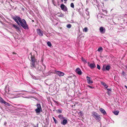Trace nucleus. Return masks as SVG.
<instances>
[{
  "mask_svg": "<svg viewBox=\"0 0 127 127\" xmlns=\"http://www.w3.org/2000/svg\"><path fill=\"white\" fill-rule=\"evenodd\" d=\"M12 18L18 25H20L24 29H29L28 25L25 19H21L18 16H12Z\"/></svg>",
  "mask_w": 127,
  "mask_h": 127,
  "instance_id": "nucleus-1",
  "label": "nucleus"
},
{
  "mask_svg": "<svg viewBox=\"0 0 127 127\" xmlns=\"http://www.w3.org/2000/svg\"><path fill=\"white\" fill-rule=\"evenodd\" d=\"M35 68L38 72H39L41 71H42L43 73L45 72L46 69V66L44 64H43L42 66H41L40 65H35Z\"/></svg>",
  "mask_w": 127,
  "mask_h": 127,
  "instance_id": "nucleus-2",
  "label": "nucleus"
},
{
  "mask_svg": "<svg viewBox=\"0 0 127 127\" xmlns=\"http://www.w3.org/2000/svg\"><path fill=\"white\" fill-rule=\"evenodd\" d=\"M30 55L31 57L30 66L32 68H33L34 67H35V64L37 62V59L35 58L34 56L32 55V53H30Z\"/></svg>",
  "mask_w": 127,
  "mask_h": 127,
  "instance_id": "nucleus-3",
  "label": "nucleus"
},
{
  "mask_svg": "<svg viewBox=\"0 0 127 127\" xmlns=\"http://www.w3.org/2000/svg\"><path fill=\"white\" fill-rule=\"evenodd\" d=\"M37 108L35 110L36 113L37 114H39L42 111L41 105L40 103H37L36 105Z\"/></svg>",
  "mask_w": 127,
  "mask_h": 127,
  "instance_id": "nucleus-4",
  "label": "nucleus"
},
{
  "mask_svg": "<svg viewBox=\"0 0 127 127\" xmlns=\"http://www.w3.org/2000/svg\"><path fill=\"white\" fill-rule=\"evenodd\" d=\"M92 114L93 117L96 120L98 121L100 120H101L100 117L97 113L95 112H93Z\"/></svg>",
  "mask_w": 127,
  "mask_h": 127,
  "instance_id": "nucleus-5",
  "label": "nucleus"
},
{
  "mask_svg": "<svg viewBox=\"0 0 127 127\" xmlns=\"http://www.w3.org/2000/svg\"><path fill=\"white\" fill-rule=\"evenodd\" d=\"M55 73L58 75L59 76H62L64 75V73L60 71L55 70Z\"/></svg>",
  "mask_w": 127,
  "mask_h": 127,
  "instance_id": "nucleus-6",
  "label": "nucleus"
},
{
  "mask_svg": "<svg viewBox=\"0 0 127 127\" xmlns=\"http://www.w3.org/2000/svg\"><path fill=\"white\" fill-rule=\"evenodd\" d=\"M60 7L61 9L64 11V12L67 11V7L64 4H61Z\"/></svg>",
  "mask_w": 127,
  "mask_h": 127,
  "instance_id": "nucleus-7",
  "label": "nucleus"
},
{
  "mask_svg": "<svg viewBox=\"0 0 127 127\" xmlns=\"http://www.w3.org/2000/svg\"><path fill=\"white\" fill-rule=\"evenodd\" d=\"M36 31L38 35L40 36H43V32L40 29H37Z\"/></svg>",
  "mask_w": 127,
  "mask_h": 127,
  "instance_id": "nucleus-8",
  "label": "nucleus"
},
{
  "mask_svg": "<svg viewBox=\"0 0 127 127\" xmlns=\"http://www.w3.org/2000/svg\"><path fill=\"white\" fill-rule=\"evenodd\" d=\"M75 71L79 75H81L82 74V72L81 70L79 67L75 69Z\"/></svg>",
  "mask_w": 127,
  "mask_h": 127,
  "instance_id": "nucleus-9",
  "label": "nucleus"
},
{
  "mask_svg": "<svg viewBox=\"0 0 127 127\" xmlns=\"http://www.w3.org/2000/svg\"><path fill=\"white\" fill-rule=\"evenodd\" d=\"M62 121H61V124L63 125H65L68 122L66 118H65L64 119L62 120Z\"/></svg>",
  "mask_w": 127,
  "mask_h": 127,
  "instance_id": "nucleus-10",
  "label": "nucleus"
},
{
  "mask_svg": "<svg viewBox=\"0 0 127 127\" xmlns=\"http://www.w3.org/2000/svg\"><path fill=\"white\" fill-rule=\"evenodd\" d=\"M12 26L16 30V31L17 32H19L21 31L20 28L17 25L13 24Z\"/></svg>",
  "mask_w": 127,
  "mask_h": 127,
  "instance_id": "nucleus-11",
  "label": "nucleus"
},
{
  "mask_svg": "<svg viewBox=\"0 0 127 127\" xmlns=\"http://www.w3.org/2000/svg\"><path fill=\"white\" fill-rule=\"evenodd\" d=\"M86 79L87 83L89 84H92L93 83V81L88 76L86 77Z\"/></svg>",
  "mask_w": 127,
  "mask_h": 127,
  "instance_id": "nucleus-12",
  "label": "nucleus"
},
{
  "mask_svg": "<svg viewBox=\"0 0 127 127\" xmlns=\"http://www.w3.org/2000/svg\"><path fill=\"white\" fill-rule=\"evenodd\" d=\"M88 64L89 66L92 69L94 68L95 67V64L94 63H91L89 64V63H88Z\"/></svg>",
  "mask_w": 127,
  "mask_h": 127,
  "instance_id": "nucleus-13",
  "label": "nucleus"
},
{
  "mask_svg": "<svg viewBox=\"0 0 127 127\" xmlns=\"http://www.w3.org/2000/svg\"><path fill=\"white\" fill-rule=\"evenodd\" d=\"M99 31L101 33H104L105 32V28L104 29L103 27H101L100 28Z\"/></svg>",
  "mask_w": 127,
  "mask_h": 127,
  "instance_id": "nucleus-14",
  "label": "nucleus"
},
{
  "mask_svg": "<svg viewBox=\"0 0 127 127\" xmlns=\"http://www.w3.org/2000/svg\"><path fill=\"white\" fill-rule=\"evenodd\" d=\"M99 110L101 112L103 113V114L105 115L106 114V111L104 109L102 108H100L99 109Z\"/></svg>",
  "mask_w": 127,
  "mask_h": 127,
  "instance_id": "nucleus-15",
  "label": "nucleus"
},
{
  "mask_svg": "<svg viewBox=\"0 0 127 127\" xmlns=\"http://www.w3.org/2000/svg\"><path fill=\"white\" fill-rule=\"evenodd\" d=\"M58 117L60 119L61 121H62L65 118L63 116V115L62 114L59 115L58 116Z\"/></svg>",
  "mask_w": 127,
  "mask_h": 127,
  "instance_id": "nucleus-16",
  "label": "nucleus"
},
{
  "mask_svg": "<svg viewBox=\"0 0 127 127\" xmlns=\"http://www.w3.org/2000/svg\"><path fill=\"white\" fill-rule=\"evenodd\" d=\"M101 84L103 85L104 87L107 88L108 87V86L106 84L103 82H101Z\"/></svg>",
  "mask_w": 127,
  "mask_h": 127,
  "instance_id": "nucleus-17",
  "label": "nucleus"
},
{
  "mask_svg": "<svg viewBox=\"0 0 127 127\" xmlns=\"http://www.w3.org/2000/svg\"><path fill=\"white\" fill-rule=\"evenodd\" d=\"M119 111L118 110L113 111V113L115 115H118L119 113Z\"/></svg>",
  "mask_w": 127,
  "mask_h": 127,
  "instance_id": "nucleus-18",
  "label": "nucleus"
},
{
  "mask_svg": "<svg viewBox=\"0 0 127 127\" xmlns=\"http://www.w3.org/2000/svg\"><path fill=\"white\" fill-rule=\"evenodd\" d=\"M111 68V66L109 65H107L105 67V69L109 71Z\"/></svg>",
  "mask_w": 127,
  "mask_h": 127,
  "instance_id": "nucleus-19",
  "label": "nucleus"
},
{
  "mask_svg": "<svg viewBox=\"0 0 127 127\" xmlns=\"http://www.w3.org/2000/svg\"><path fill=\"white\" fill-rule=\"evenodd\" d=\"M4 103L5 105L8 106H10V104L6 102L5 101H4V103Z\"/></svg>",
  "mask_w": 127,
  "mask_h": 127,
  "instance_id": "nucleus-20",
  "label": "nucleus"
},
{
  "mask_svg": "<svg viewBox=\"0 0 127 127\" xmlns=\"http://www.w3.org/2000/svg\"><path fill=\"white\" fill-rule=\"evenodd\" d=\"M4 101V100L0 97V102L1 103H3Z\"/></svg>",
  "mask_w": 127,
  "mask_h": 127,
  "instance_id": "nucleus-21",
  "label": "nucleus"
},
{
  "mask_svg": "<svg viewBox=\"0 0 127 127\" xmlns=\"http://www.w3.org/2000/svg\"><path fill=\"white\" fill-rule=\"evenodd\" d=\"M103 49L101 47H100L97 50V51L98 52H100L101 51H102L103 50Z\"/></svg>",
  "mask_w": 127,
  "mask_h": 127,
  "instance_id": "nucleus-22",
  "label": "nucleus"
},
{
  "mask_svg": "<svg viewBox=\"0 0 127 127\" xmlns=\"http://www.w3.org/2000/svg\"><path fill=\"white\" fill-rule=\"evenodd\" d=\"M47 44L48 46L49 47H51L52 46V44L50 42V41H48L47 42Z\"/></svg>",
  "mask_w": 127,
  "mask_h": 127,
  "instance_id": "nucleus-23",
  "label": "nucleus"
},
{
  "mask_svg": "<svg viewBox=\"0 0 127 127\" xmlns=\"http://www.w3.org/2000/svg\"><path fill=\"white\" fill-rule=\"evenodd\" d=\"M71 27V25L70 24H67L66 25V27L69 29Z\"/></svg>",
  "mask_w": 127,
  "mask_h": 127,
  "instance_id": "nucleus-24",
  "label": "nucleus"
},
{
  "mask_svg": "<svg viewBox=\"0 0 127 127\" xmlns=\"http://www.w3.org/2000/svg\"><path fill=\"white\" fill-rule=\"evenodd\" d=\"M83 31L85 32H87L88 30V29L86 27L84 29H83Z\"/></svg>",
  "mask_w": 127,
  "mask_h": 127,
  "instance_id": "nucleus-25",
  "label": "nucleus"
},
{
  "mask_svg": "<svg viewBox=\"0 0 127 127\" xmlns=\"http://www.w3.org/2000/svg\"><path fill=\"white\" fill-rule=\"evenodd\" d=\"M53 119L54 120V121L55 122V123L57 124V120L54 117H53Z\"/></svg>",
  "mask_w": 127,
  "mask_h": 127,
  "instance_id": "nucleus-26",
  "label": "nucleus"
},
{
  "mask_svg": "<svg viewBox=\"0 0 127 127\" xmlns=\"http://www.w3.org/2000/svg\"><path fill=\"white\" fill-rule=\"evenodd\" d=\"M82 61L85 63H87V61L84 58H82Z\"/></svg>",
  "mask_w": 127,
  "mask_h": 127,
  "instance_id": "nucleus-27",
  "label": "nucleus"
},
{
  "mask_svg": "<svg viewBox=\"0 0 127 127\" xmlns=\"http://www.w3.org/2000/svg\"><path fill=\"white\" fill-rule=\"evenodd\" d=\"M70 6L71 7L73 8L74 7V4L73 3H71L70 4Z\"/></svg>",
  "mask_w": 127,
  "mask_h": 127,
  "instance_id": "nucleus-28",
  "label": "nucleus"
},
{
  "mask_svg": "<svg viewBox=\"0 0 127 127\" xmlns=\"http://www.w3.org/2000/svg\"><path fill=\"white\" fill-rule=\"evenodd\" d=\"M122 74L124 76H125L126 75V74L125 73V72L124 71H122Z\"/></svg>",
  "mask_w": 127,
  "mask_h": 127,
  "instance_id": "nucleus-29",
  "label": "nucleus"
},
{
  "mask_svg": "<svg viewBox=\"0 0 127 127\" xmlns=\"http://www.w3.org/2000/svg\"><path fill=\"white\" fill-rule=\"evenodd\" d=\"M87 87H89V88H90L91 89H94V87L92 86H89V85H88L87 86Z\"/></svg>",
  "mask_w": 127,
  "mask_h": 127,
  "instance_id": "nucleus-30",
  "label": "nucleus"
},
{
  "mask_svg": "<svg viewBox=\"0 0 127 127\" xmlns=\"http://www.w3.org/2000/svg\"><path fill=\"white\" fill-rule=\"evenodd\" d=\"M57 112L58 113H62V110L60 109H58L57 110Z\"/></svg>",
  "mask_w": 127,
  "mask_h": 127,
  "instance_id": "nucleus-31",
  "label": "nucleus"
},
{
  "mask_svg": "<svg viewBox=\"0 0 127 127\" xmlns=\"http://www.w3.org/2000/svg\"><path fill=\"white\" fill-rule=\"evenodd\" d=\"M5 92L6 93H8L9 91V90H7V88L6 87H5Z\"/></svg>",
  "mask_w": 127,
  "mask_h": 127,
  "instance_id": "nucleus-32",
  "label": "nucleus"
},
{
  "mask_svg": "<svg viewBox=\"0 0 127 127\" xmlns=\"http://www.w3.org/2000/svg\"><path fill=\"white\" fill-rule=\"evenodd\" d=\"M97 68L99 70L100 69V67L99 65L98 64L97 65Z\"/></svg>",
  "mask_w": 127,
  "mask_h": 127,
  "instance_id": "nucleus-33",
  "label": "nucleus"
},
{
  "mask_svg": "<svg viewBox=\"0 0 127 127\" xmlns=\"http://www.w3.org/2000/svg\"><path fill=\"white\" fill-rule=\"evenodd\" d=\"M64 16L63 14L62 13L59 16L61 17H63Z\"/></svg>",
  "mask_w": 127,
  "mask_h": 127,
  "instance_id": "nucleus-34",
  "label": "nucleus"
},
{
  "mask_svg": "<svg viewBox=\"0 0 127 127\" xmlns=\"http://www.w3.org/2000/svg\"><path fill=\"white\" fill-rule=\"evenodd\" d=\"M86 13L87 15H89V11H87V12H86Z\"/></svg>",
  "mask_w": 127,
  "mask_h": 127,
  "instance_id": "nucleus-35",
  "label": "nucleus"
},
{
  "mask_svg": "<svg viewBox=\"0 0 127 127\" xmlns=\"http://www.w3.org/2000/svg\"><path fill=\"white\" fill-rule=\"evenodd\" d=\"M107 90L108 92L111 91V89H107Z\"/></svg>",
  "mask_w": 127,
  "mask_h": 127,
  "instance_id": "nucleus-36",
  "label": "nucleus"
},
{
  "mask_svg": "<svg viewBox=\"0 0 127 127\" xmlns=\"http://www.w3.org/2000/svg\"><path fill=\"white\" fill-rule=\"evenodd\" d=\"M54 102L56 104H58L59 103V102L58 101H54Z\"/></svg>",
  "mask_w": 127,
  "mask_h": 127,
  "instance_id": "nucleus-37",
  "label": "nucleus"
},
{
  "mask_svg": "<svg viewBox=\"0 0 127 127\" xmlns=\"http://www.w3.org/2000/svg\"><path fill=\"white\" fill-rule=\"evenodd\" d=\"M6 124H7L6 122H4V125H6Z\"/></svg>",
  "mask_w": 127,
  "mask_h": 127,
  "instance_id": "nucleus-38",
  "label": "nucleus"
},
{
  "mask_svg": "<svg viewBox=\"0 0 127 127\" xmlns=\"http://www.w3.org/2000/svg\"><path fill=\"white\" fill-rule=\"evenodd\" d=\"M86 12H87V11H88V8L86 9Z\"/></svg>",
  "mask_w": 127,
  "mask_h": 127,
  "instance_id": "nucleus-39",
  "label": "nucleus"
},
{
  "mask_svg": "<svg viewBox=\"0 0 127 127\" xmlns=\"http://www.w3.org/2000/svg\"><path fill=\"white\" fill-rule=\"evenodd\" d=\"M124 66L126 68V69L127 70V65H125Z\"/></svg>",
  "mask_w": 127,
  "mask_h": 127,
  "instance_id": "nucleus-40",
  "label": "nucleus"
},
{
  "mask_svg": "<svg viewBox=\"0 0 127 127\" xmlns=\"http://www.w3.org/2000/svg\"><path fill=\"white\" fill-rule=\"evenodd\" d=\"M38 124H37L36 126H34V127H38Z\"/></svg>",
  "mask_w": 127,
  "mask_h": 127,
  "instance_id": "nucleus-41",
  "label": "nucleus"
},
{
  "mask_svg": "<svg viewBox=\"0 0 127 127\" xmlns=\"http://www.w3.org/2000/svg\"><path fill=\"white\" fill-rule=\"evenodd\" d=\"M58 22L56 23V24H55V25H58Z\"/></svg>",
  "mask_w": 127,
  "mask_h": 127,
  "instance_id": "nucleus-42",
  "label": "nucleus"
},
{
  "mask_svg": "<svg viewBox=\"0 0 127 127\" xmlns=\"http://www.w3.org/2000/svg\"><path fill=\"white\" fill-rule=\"evenodd\" d=\"M103 68H102V70L103 71H104V70H105V69H104V68L103 69Z\"/></svg>",
  "mask_w": 127,
  "mask_h": 127,
  "instance_id": "nucleus-43",
  "label": "nucleus"
},
{
  "mask_svg": "<svg viewBox=\"0 0 127 127\" xmlns=\"http://www.w3.org/2000/svg\"><path fill=\"white\" fill-rule=\"evenodd\" d=\"M125 87L127 89V86L126 85H125Z\"/></svg>",
  "mask_w": 127,
  "mask_h": 127,
  "instance_id": "nucleus-44",
  "label": "nucleus"
},
{
  "mask_svg": "<svg viewBox=\"0 0 127 127\" xmlns=\"http://www.w3.org/2000/svg\"><path fill=\"white\" fill-rule=\"evenodd\" d=\"M61 0V1L62 2H63V0Z\"/></svg>",
  "mask_w": 127,
  "mask_h": 127,
  "instance_id": "nucleus-45",
  "label": "nucleus"
},
{
  "mask_svg": "<svg viewBox=\"0 0 127 127\" xmlns=\"http://www.w3.org/2000/svg\"><path fill=\"white\" fill-rule=\"evenodd\" d=\"M64 0V1H67V0Z\"/></svg>",
  "mask_w": 127,
  "mask_h": 127,
  "instance_id": "nucleus-46",
  "label": "nucleus"
},
{
  "mask_svg": "<svg viewBox=\"0 0 127 127\" xmlns=\"http://www.w3.org/2000/svg\"><path fill=\"white\" fill-rule=\"evenodd\" d=\"M29 72V73L30 74V73H31V72Z\"/></svg>",
  "mask_w": 127,
  "mask_h": 127,
  "instance_id": "nucleus-47",
  "label": "nucleus"
},
{
  "mask_svg": "<svg viewBox=\"0 0 127 127\" xmlns=\"http://www.w3.org/2000/svg\"><path fill=\"white\" fill-rule=\"evenodd\" d=\"M104 0L105 1H107V0Z\"/></svg>",
  "mask_w": 127,
  "mask_h": 127,
  "instance_id": "nucleus-48",
  "label": "nucleus"
}]
</instances>
